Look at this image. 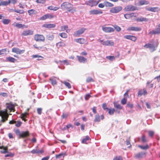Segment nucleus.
Here are the masks:
<instances>
[{"label": "nucleus", "mask_w": 160, "mask_h": 160, "mask_svg": "<svg viewBox=\"0 0 160 160\" xmlns=\"http://www.w3.org/2000/svg\"><path fill=\"white\" fill-rule=\"evenodd\" d=\"M61 8L64 10L73 13L76 11L75 8H73V5L68 2H64L61 5Z\"/></svg>", "instance_id": "1"}, {"label": "nucleus", "mask_w": 160, "mask_h": 160, "mask_svg": "<svg viewBox=\"0 0 160 160\" xmlns=\"http://www.w3.org/2000/svg\"><path fill=\"white\" fill-rule=\"evenodd\" d=\"M14 132L18 136L19 138H26L29 135V132L28 131H22L21 132L19 129H17L15 130Z\"/></svg>", "instance_id": "2"}, {"label": "nucleus", "mask_w": 160, "mask_h": 160, "mask_svg": "<svg viewBox=\"0 0 160 160\" xmlns=\"http://www.w3.org/2000/svg\"><path fill=\"white\" fill-rule=\"evenodd\" d=\"M0 116L1 117V123L4 122L6 121L8 119L9 115L8 113H6L2 111H0ZM2 125L1 123H0V126Z\"/></svg>", "instance_id": "3"}, {"label": "nucleus", "mask_w": 160, "mask_h": 160, "mask_svg": "<svg viewBox=\"0 0 160 160\" xmlns=\"http://www.w3.org/2000/svg\"><path fill=\"white\" fill-rule=\"evenodd\" d=\"M122 9V7L121 6H118L112 8L110 9V12L112 13H116L120 12Z\"/></svg>", "instance_id": "4"}, {"label": "nucleus", "mask_w": 160, "mask_h": 160, "mask_svg": "<svg viewBox=\"0 0 160 160\" xmlns=\"http://www.w3.org/2000/svg\"><path fill=\"white\" fill-rule=\"evenodd\" d=\"M99 41L101 42V43L103 45L111 46H113L114 45V42L111 40H108L105 41H103V40L100 39Z\"/></svg>", "instance_id": "5"}, {"label": "nucleus", "mask_w": 160, "mask_h": 160, "mask_svg": "<svg viewBox=\"0 0 160 160\" xmlns=\"http://www.w3.org/2000/svg\"><path fill=\"white\" fill-rule=\"evenodd\" d=\"M34 40L36 41L44 42L45 40V38L42 35L36 34L34 36Z\"/></svg>", "instance_id": "6"}, {"label": "nucleus", "mask_w": 160, "mask_h": 160, "mask_svg": "<svg viewBox=\"0 0 160 160\" xmlns=\"http://www.w3.org/2000/svg\"><path fill=\"white\" fill-rule=\"evenodd\" d=\"M99 1H98L95 0H89V1L87 2L86 3L87 5L92 7L94 6L97 5L99 2Z\"/></svg>", "instance_id": "7"}, {"label": "nucleus", "mask_w": 160, "mask_h": 160, "mask_svg": "<svg viewBox=\"0 0 160 160\" xmlns=\"http://www.w3.org/2000/svg\"><path fill=\"white\" fill-rule=\"evenodd\" d=\"M144 47L147 48H149L151 52L156 50L154 44H146L144 46Z\"/></svg>", "instance_id": "8"}, {"label": "nucleus", "mask_w": 160, "mask_h": 160, "mask_svg": "<svg viewBox=\"0 0 160 160\" xmlns=\"http://www.w3.org/2000/svg\"><path fill=\"white\" fill-rule=\"evenodd\" d=\"M86 29L84 28H82L79 30L77 31L74 33L73 35L76 37H78L79 35L82 34L85 31Z\"/></svg>", "instance_id": "9"}, {"label": "nucleus", "mask_w": 160, "mask_h": 160, "mask_svg": "<svg viewBox=\"0 0 160 160\" xmlns=\"http://www.w3.org/2000/svg\"><path fill=\"white\" fill-rule=\"evenodd\" d=\"M12 51L13 52L17 54H20L24 53L25 50H21L18 48H14L12 49Z\"/></svg>", "instance_id": "10"}, {"label": "nucleus", "mask_w": 160, "mask_h": 160, "mask_svg": "<svg viewBox=\"0 0 160 160\" xmlns=\"http://www.w3.org/2000/svg\"><path fill=\"white\" fill-rule=\"evenodd\" d=\"M102 30L105 32H111L114 31V29L111 27H102Z\"/></svg>", "instance_id": "11"}, {"label": "nucleus", "mask_w": 160, "mask_h": 160, "mask_svg": "<svg viewBox=\"0 0 160 160\" xmlns=\"http://www.w3.org/2000/svg\"><path fill=\"white\" fill-rule=\"evenodd\" d=\"M33 31L31 30H27L23 31L22 33V36H26L33 34Z\"/></svg>", "instance_id": "12"}, {"label": "nucleus", "mask_w": 160, "mask_h": 160, "mask_svg": "<svg viewBox=\"0 0 160 160\" xmlns=\"http://www.w3.org/2000/svg\"><path fill=\"white\" fill-rule=\"evenodd\" d=\"M141 28L140 27H129L127 29V30L128 31H135L137 32L141 31Z\"/></svg>", "instance_id": "13"}, {"label": "nucleus", "mask_w": 160, "mask_h": 160, "mask_svg": "<svg viewBox=\"0 0 160 160\" xmlns=\"http://www.w3.org/2000/svg\"><path fill=\"white\" fill-rule=\"evenodd\" d=\"M136 7L132 5H129L127 6L125 8V10L127 11H134L136 10Z\"/></svg>", "instance_id": "14"}, {"label": "nucleus", "mask_w": 160, "mask_h": 160, "mask_svg": "<svg viewBox=\"0 0 160 160\" xmlns=\"http://www.w3.org/2000/svg\"><path fill=\"white\" fill-rule=\"evenodd\" d=\"M77 57L78 58V59L79 61L81 62L82 63H85L87 61V59L83 57L77 56Z\"/></svg>", "instance_id": "15"}, {"label": "nucleus", "mask_w": 160, "mask_h": 160, "mask_svg": "<svg viewBox=\"0 0 160 160\" xmlns=\"http://www.w3.org/2000/svg\"><path fill=\"white\" fill-rule=\"evenodd\" d=\"M90 14L96 15L99 14H102V12L101 10H93L89 11Z\"/></svg>", "instance_id": "16"}, {"label": "nucleus", "mask_w": 160, "mask_h": 160, "mask_svg": "<svg viewBox=\"0 0 160 160\" xmlns=\"http://www.w3.org/2000/svg\"><path fill=\"white\" fill-rule=\"evenodd\" d=\"M146 10L148 11L155 12L159 11L160 10V9H159L158 7H149L147 8H146Z\"/></svg>", "instance_id": "17"}, {"label": "nucleus", "mask_w": 160, "mask_h": 160, "mask_svg": "<svg viewBox=\"0 0 160 160\" xmlns=\"http://www.w3.org/2000/svg\"><path fill=\"white\" fill-rule=\"evenodd\" d=\"M124 38L126 39L131 40L135 42L137 40V38L133 35H125Z\"/></svg>", "instance_id": "18"}, {"label": "nucleus", "mask_w": 160, "mask_h": 160, "mask_svg": "<svg viewBox=\"0 0 160 160\" xmlns=\"http://www.w3.org/2000/svg\"><path fill=\"white\" fill-rule=\"evenodd\" d=\"M150 34H160V28H158L155 29V30H153L149 32Z\"/></svg>", "instance_id": "19"}, {"label": "nucleus", "mask_w": 160, "mask_h": 160, "mask_svg": "<svg viewBox=\"0 0 160 160\" xmlns=\"http://www.w3.org/2000/svg\"><path fill=\"white\" fill-rule=\"evenodd\" d=\"M56 25L53 24H45L43 25L42 27L47 28H52L55 27Z\"/></svg>", "instance_id": "20"}, {"label": "nucleus", "mask_w": 160, "mask_h": 160, "mask_svg": "<svg viewBox=\"0 0 160 160\" xmlns=\"http://www.w3.org/2000/svg\"><path fill=\"white\" fill-rule=\"evenodd\" d=\"M145 153L143 152H141L137 154H136L135 155V156L138 159L142 158L145 155Z\"/></svg>", "instance_id": "21"}, {"label": "nucleus", "mask_w": 160, "mask_h": 160, "mask_svg": "<svg viewBox=\"0 0 160 160\" xmlns=\"http://www.w3.org/2000/svg\"><path fill=\"white\" fill-rule=\"evenodd\" d=\"M137 21L138 22H147L148 21V19L144 18V17H140V18H138L137 19Z\"/></svg>", "instance_id": "22"}, {"label": "nucleus", "mask_w": 160, "mask_h": 160, "mask_svg": "<svg viewBox=\"0 0 160 160\" xmlns=\"http://www.w3.org/2000/svg\"><path fill=\"white\" fill-rule=\"evenodd\" d=\"M0 4L1 6H6L9 4L8 1H4L2 0H0Z\"/></svg>", "instance_id": "23"}, {"label": "nucleus", "mask_w": 160, "mask_h": 160, "mask_svg": "<svg viewBox=\"0 0 160 160\" xmlns=\"http://www.w3.org/2000/svg\"><path fill=\"white\" fill-rule=\"evenodd\" d=\"M75 41L81 44H83L85 42V40L82 38L76 39H75Z\"/></svg>", "instance_id": "24"}, {"label": "nucleus", "mask_w": 160, "mask_h": 160, "mask_svg": "<svg viewBox=\"0 0 160 160\" xmlns=\"http://www.w3.org/2000/svg\"><path fill=\"white\" fill-rule=\"evenodd\" d=\"M54 38V35L53 34H49L46 36V38L48 40L52 41Z\"/></svg>", "instance_id": "25"}, {"label": "nucleus", "mask_w": 160, "mask_h": 160, "mask_svg": "<svg viewBox=\"0 0 160 160\" xmlns=\"http://www.w3.org/2000/svg\"><path fill=\"white\" fill-rule=\"evenodd\" d=\"M42 150H38L37 149H33L31 151L32 153L33 154L42 153Z\"/></svg>", "instance_id": "26"}, {"label": "nucleus", "mask_w": 160, "mask_h": 160, "mask_svg": "<svg viewBox=\"0 0 160 160\" xmlns=\"http://www.w3.org/2000/svg\"><path fill=\"white\" fill-rule=\"evenodd\" d=\"M7 59L8 61L12 62H14L17 61L16 59L11 57L7 58Z\"/></svg>", "instance_id": "27"}, {"label": "nucleus", "mask_w": 160, "mask_h": 160, "mask_svg": "<svg viewBox=\"0 0 160 160\" xmlns=\"http://www.w3.org/2000/svg\"><path fill=\"white\" fill-rule=\"evenodd\" d=\"M66 155V153H61L59 154L58 155H56V159H60L62 157L63 158Z\"/></svg>", "instance_id": "28"}, {"label": "nucleus", "mask_w": 160, "mask_h": 160, "mask_svg": "<svg viewBox=\"0 0 160 160\" xmlns=\"http://www.w3.org/2000/svg\"><path fill=\"white\" fill-rule=\"evenodd\" d=\"M2 147H3L1 149H2V150L1 151V152L2 153H6L8 152V147H4L3 146H2Z\"/></svg>", "instance_id": "29"}, {"label": "nucleus", "mask_w": 160, "mask_h": 160, "mask_svg": "<svg viewBox=\"0 0 160 160\" xmlns=\"http://www.w3.org/2000/svg\"><path fill=\"white\" fill-rule=\"evenodd\" d=\"M139 3L140 5H142L144 4H148L149 2L146 1L141 0L139 1Z\"/></svg>", "instance_id": "30"}, {"label": "nucleus", "mask_w": 160, "mask_h": 160, "mask_svg": "<svg viewBox=\"0 0 160 160\" xmlns=\"http://www.w3.org/2000/svg\"><path fill=\"white\" fill-rule=\"evenodd\" d=\"M28 12L29 14L31 15L32 14H35L37 12L34 10L31 9L28 10Z\"/></svg>", "instance_id": "31"}, {"label": "nucleus", "mask_w": 160, "mask_h": 160, "mask_svg": "<svg viewBox=\"0 0 160 160\" xmlns=\"http://www.w3.org/2000/svg\"><path fill=\"white\" fill-rule=\"evenodd\" d=\"M28 114V113L27 112L24 113H22L21 114V118L22 119V120H24L25 121L26 120L25 119V118H26Z\"/></svg>", "instance_id": "32"}, {"label": "nucleus", "mask_w": 160, "mask_h": 160, "mask_svg": "<svg viewBox=\"0 0 160 160\" xmlns=\"http://www.w3.org/2000/svg\"><path fill=\"white\" fill-rule=\"evenodd\" d=\"M138 147L143 150H147L149 148V146L148 145L146 146L139 145Z\"/></svg>", "instance_id": "33"}, {"label": "nucleus", "mask_w": 160, "mask_h": 160, "mask_svg": "<svg viewBox=\"0 0 160 160\" xmlns=\"http://www.w3.org/2000/svg\"><path fill=\"white\" fill-rule=\"evenodd\" d=\"M105 5L107 7H112L113 4L108 2H105Z\"/></svg>", "instance_id": "34"}, {"label": "nucleus", "mask_w": 160, "mask_h": 160, "mask_svg": "<svg viewBox=\"0 0 160 160\" xmlns=\"http://www.w3.org/2000/svg\"><path fill=\"white\" fill-rule=\"evenodd\" d=\"M56 45L57 46H59V47H61L62 46H65V44L63 42H59L57 43Z\"/></svg>", "instance_id": "35"}, {"label": "nucleus", "mask_w": 160, "mask_h": 160, "mask_svg": "<svg viewBox=\"0 0 160 160\" xmlns=\"http://www.w3.org/2000/svg\"><path fill=\"white\" fill-rule=\"evenodd\" d=\"M106 58L110 60V61H112L114 60L115 58V57L114 56H107L106 57Z\"/></svg>", "instance_id": "36"}, {"label": "nucleus", "mask_w": 160, "mask_h": 160, "mask_svg": "<svg viewBox=\"0 0 160 160\" xmlns=\"http://www.w3.org/2000/svg\"><path fill=\"white\" fill-rule=\"evenodd\" d=\"M59 35H60L62 38H66L68 36L67 34L65 32L60 33L59 34Z\"/></svg>", "instance_id": "37"}, {"label": "nucleus", "mask_w": 160, "mask_h": 160, "mask_svg": "<svg viewBox=\"0 0 160 160\" xmlns=\"http://www.w3.org/2000/svg\"><path fill=\"white\" fill-rule=\"evenodd\" d=\"M89 137L88 136H87L85 138H83L82 141V142L83 143H86V141H87V140H89Z\"/></svg>", "instance_id": "38"}, {"label": "nucleus", "mask_w": 160, "mask_h": 160, "mask_svg": "<svg viewBox=\"0 0 160 160\" xmlns=\"http://www.w3.org/2000/svg\"><path fill=\"white\" fill-rule=\"evenodd\" d=\"M108 110H109L108 113L110 115H112L113 114L114 112L115 111V110L113 108L109 109H108Z\"/></svg>", "instance_id": "39"}, {"label": "nucleus", "mask_w": 160, "mask_h": 160, "mask_svg": "<svg viewBox=\"0 0 160 160\" xmlns=\"http://www.w3.org/2000/svg\"><path fill=\"white\" fill-rule=\"evenodd\" d=\"M2 22L4 24H8L10 22V20L8 19H3Z\"/></svg>", "instance_id": "40"}, {"label": "nucleus", "mask_w": 160, "mask_h": 160, "mask_svg": "<svg viewBox=\"0 0 160 160\" xmlns=\"http://www.w3.org/2000/svg\"><path fill=\"white\" fill-rule=\"evenodd\" d=\"M50 80L51 81V83L53 85L56 84L57 81L55 79L50 78Z\"/></svg>", "instance_id": "41"}, {"label": "nucleus", "mask_w": 160, "mask_h": 160, "mask_svg": "<svg viewBox=\"0 0 160 160\" xmlns=\"http://www.w3.org/2000/svg\"><path fill=\"white\" fill-rule=\"evenodd\" d=\"M94 121L95 122H99L100 121V118L98 114H96L95 115V118Z\"/></svg>", "instance_id": "42"}, {"label": "nucleus", "mask_w": 160, "mask_h": 160, "mask_svg": "<svg viewBox=\"0 0 160 160\" xmlns=\"http://www.w3.org/2000/svg\"><path fill=\"white\" fill-rule=\"evenodd\" d=\"M15 26L18 28H23L24 25H22V24L16 23L15 25Z\"/></svg>", "instance_id": "43"}, {"label": "nucleus", "mask_w": 160, "mask_h": 160, "mask_svg": "<svg viewBox=\"0 0 160 160\" xmlns=\"http://www.w3.org/2000/svg\"><path fill=\"white\" fill-rule=\"evenodd\" d=\"M68 88H71V86L70 84L68 82H67L65 81H63L62 82Z\"/></svg>", "instance_id": "44"}, {"label": "nucleus", "mask_w": 160, "mask_h": 160, "mask_svg": "<svg viewBox=\"0 0 160 160\" xmlns=\"http://www.w3.org/2000/svg\"><path fill=\"white\" fill-rule=\"evenodd\" d=\"M6 49H3L0 50V55L5 54L7 52Z\"/></svg>", "instance_id": "45"}, {"label": "nucleus", "mask_w": 160, "mask_h": 160, "mask_svg": "<svg viewBox=\"0 0 160 160\" xmlns=\"http://www.w3.org/2000/svg\"><path fill=\"white\" fill-rule=\"evenodd\" d=\"M147 141V139L145 136L143 135L142 137V142H145Z\"/></svg>", "instance_id": "46"}, {"label": "nucleus", "mask_w": 160, "mask_h": 160, "mask_svg": "<svg viewBox=\"0 0 160 160\" xmlns=\"http://www.w3.org/2000/svg\"><path fill=\"white\" fill-rule=\"evenodd\" d=\"M114 106L115 108L118 109H121L122 108V107L121 105L119 104H117L114 103Z\"/></svg>", "instance_id": "47"}, {"label": "nucleus", "mask_w": 160, "mask_h": 160, "mask_svg": "<svg viewBox=\"0 0 160 160\" xmlns=\"http://www.w3.org/2000/svg\"><path fill=\"white\" fill-rule=\"evenodd\" d=\"M59 62L63 63L66 64V65H68L69 64V63L67 60H64L63 61H59Z\"/></svg>", "instance_id": "48"}, {"label": "nucleus", "mask_w": 160, "mask_h": 160, "mask_svg": "<svg viewBox=\"0 0 160 160\" xmlns=\"http://www.w3.org/2000/svg\"><path fill=\"white\" fill-rule=\"evenodd\" d=\"M122 158L120 156H116L113 159V160H122Z\"/></svg>", "instance_id": "49"}, {"label": "nucleus", "mask_w": 160, "mask_h": 160, "mask_svg": "<svg viewBox=\"0 0 160 160\" xmlns=\"http://www.w3.org/2000/svg\"><path fill=\"white\" fill-rule=\"evenodd\" d=\"M8 4L10 3L14 4L16 3L17 2V0H8Z\"/></svg>", "instance_id": "50"}, {"label": "nucleus", "mask_w": 160, "mask_h": 160, "mask_svg": "<svg viewBox=\"0 0 160 160\" xmlns=\"http://www.w3.org/2000/svg\"><path fill=\"white\" fill-rule=\"evenodd\" d=\"M132 14H133V13H132L130 14H125L124 15V17L126 19H128L129 18L131 17L130 16L131 15H132Z\"/></svg>", "instance_id": "51"}, {"label": "nucleus", "mask_w": 160, "mask_h": 160, "mask_svg": "<svg viewBox=\"0 0 160 160\" xmlns=\"http://www.w3.org/2000/svg\"><path fill=\"white\" fill-rule=\"evenodd\" d=\"M148 133L150 137H152L154 135V131H148Z\"/></svg>", "instance_id": "52"}, {"label": "nucleus", "mask_w": 160, "mask_h": 160, "mask_svg": "<svg viewBox=\"0 0 160 160\" xmlns=\"http://www.w3.org/2000/svg\"><path fill=\"white\" fill-rule=\"evenodd\" d=\"M127 102V99L125 98H124L121 101V103L123 105L125 104Z\"/></svg>", "instance_id": "53"}, {"label": "nucleus", "mask_w": 160, "mask_h": 160, "mask_svg": "<svg viewBox=\"0 0 160 160\" xmlns=\"http://www.w3.org/2000/svg\"><path fill=\"white\" fill-rule=\"evenodd\" d=\"M68 28V26L67 25H65L64 26H62L61 27V28L62 31H64L66 30Z\"/></svg>", "instance_id": "54"}, {"label": "nucleus", "mask_w": 160, "mask_h": 160, "mask_svg": "<svg viewBox=\"0 0 160 160\" xmlns=\"http://www.w3.org/2000/svg\"><path fill=\"white\" fill-rule=\"evenodd\" d=\"M94 80H93L92 78L91 77H88L86 79V82H93Z\"/></svg>", "instance_id": "55"}, {"label": "nucleus", "mask_w": 160, "mask_h": 160, "mask_svg": "<svg viewBox=\"0 0 160 160\" xmlns=\"http://www.w3.org/2000/svg\"><path fill=\"white\" fill-rule=\"evenodd\" d=\"M36 2L38 3L44 4L45 3V0H36Z\"/></svg>", "instance_id": "56"}, {"label": "nucleus", "mask_w": 160, "mask_h": 160, "mask_svg": "<svg viewBox=\"0 0 160 160\" xmlns=\"http://www.w3.org/2000/svg\"><path fill=\"white\" fill-rule=\"evenodd\" d=\"M114 27L116 30L118 32H119L121 30V28L116 25H115L114 26Z\"/></svg>", "instance_id": "57"}, {"label": "nucleus", "mask_w": 160, "mask_h": 160, "mask_svg": "<svg viewBox=\"0 0 160 160\" xmlns=\"http://www.w3.org/2000/svg\"><path fill=\"white\" fill-rule=\"evenodd\" d=\"M15 12L20 14H22L24 12V11L23 10H20L19 9L16 10L15 11Z\"/></svg>", "instance_id": "58"}, {"label": "nucleus", "mask_w": 160, "mask_h": 160, "mask_svg": "<svg viewBox=\"0 0 160 160\" xmlns=\"http://www.w3.org/2000/svg\"><path fill=\"white\" fill-rule=\"evenodd\" d=\"M107 104L106 103H103L102 105V107L104 110H108V109L107 108Z\"/></svg>", "instance_id": "59"}, {"label": "nucleus", "mask_w": 160, "mask_h": 160, "mask_svg": "<svg viewBox=\"0 0 160 160\" xmlns=\"http://www.w3.org/2000/svg\"><path fill=\"white\" fill-rule=\"evenodd\" d=\"M22 123L21 122L18 121L16 123L15 126L18 127H20Z\"/></svg>", "instance_id": "60"}, {"label": "nucleus", "mask_w": 160, "mask_h": 160, "mask_svg": "<svg viewBox=\"0 0 160 160\" xmlns=\"http://www.w3.org/2000/svg\"><path fill=\"white\" fill-rule=\"evenodd\" d=\"M68 116V113H63L62 115V118H66Z\"/></svg>", "instance_id": "61"}, {"label": "nucleus", "mask_w": 160, "mask_h": 160, "mask_svg": "<svg viewBox=\"0 0 160 160\" xmlns=\"http://www.w3.org/2000/svg\"><path fill=\"white\" fill-rule=\"evenodd\" d=\"M46 17H47V16H46V15H43L42 17H40V18L39 19L40 20H45L46 19H47Z\"/></svg>", "instance_id": "62"}, {"label": "nucleus", "mask_w": 160, "mask_h": 160, "mask_svg": "<svg viewBox=\"0 0 160 160\" xmlns=\"http://www.w3.org/2000/svg\"><path fill=\"white\" fill-rule=\"evenodd\" d=\"M91 96L89 94H86L85 96V99L88 100Z\"/></svg>", "instance_id": "63"}, {"label": "nucleus", "mask_w": 160, "mask_h": 160, "mask_svg": "<svg viewBox=\"0 0 160 160\" xmlns=\"http://www.w3.org/2000/svg\"><path fill=\"white\" fill-rule=\"evenodd\" d=\"M38 113L39 114H41L42 113V109L41 108H38L37 109Z\"/></svg>", "instance_id": "64"}]
</instances>
